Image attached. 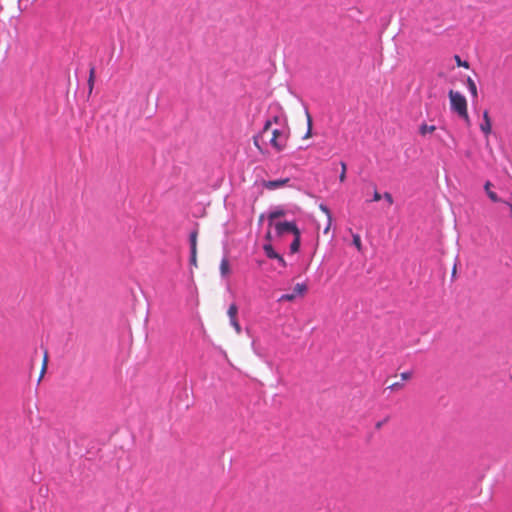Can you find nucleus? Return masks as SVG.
<instances>
[{
    "instance_id": "obj_17",
    "label": "nucleus",
    "mask_w": 512,
    "mask_h": 512,
    "mask_svg": "<svg viewBox=\"0 0 512 512\" xmlns=\"http://www.w3.org/2000/svg\"><path fill=\"white\" fill-rule=\"evenodd\" d=\"M263 249L267 255L268 258H271V259H275L276 257H278V253H276L272 247L271 244H265L263 246Z\"/></svg>"
},
{
    "instance_id": "obj_26",
    "label": "nucleus",
    "mask_w": 512,
    "mask_h": 512,
    "mask_svg": "<svg viewBox=\"0 0 512 512\" xmlns=\"http://www.w3.org/2000/svg\"><path fill=\"white\" fill-rule=\"evenodd\" d=\"M388 388L393 391H398L403 388V384L400 382H395V383H392Z\"/></svg>"
},
{
    "instance_id": "obj_22",
    "label": "nucleus",
    "mask_w": 512,
    "mask_h": 512,
    "mask_svg": "<svg viewBox=\"0 0 512 512\" xmlns=\"http://www.w3.org/2000/svg\"><path fill=\"white\" fill-rule=\"evenodd\" d=\"M190 246L191 250H197V232H193L190 235Z\"/></svg>"
},
{
    "instance_id": "obj_16",
    "label": "nucleus",
    "mask_w": 512,
    "mask_h": 512,
    "mask_svg": "<svg viewBox=\"0 0 512 512\" xmlns=\"http://www.w3.org/2000/svg\"><path fill=\"white\" fill-rule=\"evenodd\" d=\"M238 307L236 304H231L228 308L227 315L230 318V321L237 319Z\"/></svg>"
},
{
    "instance_id": "obj_4",
    "label": "nucleus",
    "mask_w": 512,
    "mask_h": 512,
    "mask_svg": "<svg viewBox=\"0 0 512 512\" xmlns=\"http://www.w3.org/2000/svg\"><path fill=\"white\" fill-rule=\"evenodd\" d=\"M289 182V178H283L278 180L264 181L263 186L268 190H275L286 186Z\"/></svg>"
},
{
    "instance_id": "obj_27",
    "label": "nucleus",
    "mask_w": 512,
    "mask_h": 512,
    "mask_svg": "<svg viewBox=\"0 0 512 512\" xmlns=\"http://www.w3.org/2000/svg\"><path fill=\"white\" fill-rule=\"evenodd\" d=\"M384 199L388 202L389 205L393 204V197L389 192H385L383 194Z\"/></svg>"
},
{
    "instance_id": "obj_2",
    "label": "nucleus",
    "mask_w": 512,
    "mask_h": 512,
    "mask_svg": "<svg viewBox=\"0 0 512 512\" xmlns=\"http://www.w3.org/2000/svg\"><path fill=\"white\" fill-rule=\"evenodd\" d=\"M289 139V132L284 129H274L272 131V137L270 139V144L277 151L281 152L287 147Z\"/></svg>"
},
{
    "instance_id": "obj_20",
    "label": "nucleus",
    "mask_w": 512,
    "mask_h": 512,
    "mask_svg": "<svg viewBox=\"0 0 512 512\" xmlns=\"http://www.w3.org/2000/svg\"><path fill=\"white\" fill-rule=\"evenodd\" d=\"M296 298V294H283L279 299L278 302H290L293 301Z\"/></svg>"
},
{
    "instance_id": "obj_6",
    "label": "nucleus",
    "mask_w": 512,
    "mask_h": 512,
    "mask_svg": "<svg viewBox=\"0 0 512 512\" xmlns=\"http://www.w3.org/2000/svg\"><path fill=\"white\" fill-rule=\"evenodd\" d=\"M285 211L283 209H275L273 211H271L269 214H268V221H269V226H272L273 225V221L277 218H280V217H283L285 216Z\"/></svg>"
},
{
    "instance_id": "obj_30",
    "label": "nucleus",
    "mask_w": 512,
    "mask_h": 512,
    "mask_svg": "<svg viewBox=\"0 0 512 512\" xmlns=\"http://www.w3.org/2000/svg\"><path fill=\"white\" fill-rule=\"evenodd\" d=\"M381 198L382 195L377 190H375L373 194V201L378 202L381 200Z\"/></svg>"
},
{
    "instance_id": "obj_7",
    "label": "nucleus",
    "mask_w": 512,
    "mask_h": 512,
    "mask_svg": "<svg viewBox=\"0 0 512 512\" xmlns=\"http://www.w3.org/2000/svg\"><path fill=\"white\" fill-rule=\"evenodd\" d=\"M319 208L327 216V226L324 230V233H327L329 231L331 223H332L331 212H330L329 208L324 204H320Z\"/></svg>"
},
{
    "instance_id": "obj_23",
    "label": "nucleus",
    "mask_w": 512,
    "mask_h": 512,
    "mask_svg": "<svg viewBox=\"0 0 512 512\" xmlns=\"http://www.w3.org/2000/svg\"><path fill=\"white\" fill-rule=\"evenodd\" d=\"M454 60L459 67H464L466 69L469 68V63L467 61H462L459 55H455Z\"/></svg>"
},
{
    "instance_id": "obj_35",
    "label": "nucleus",
    "mask_w": 512,
    "mask_h": 512,
    "mask_svg": "<svg viewBox=\"0 0 512 512\" xmlns=\"http://www.w3.org/2000/svg\"><path fill=\"white\" fill-rule=\"evenodd\" d=\"M278 120H279V117H278V116H275V117L273 118V121H274L275 123H277V122H278Z\"/></svg>"
},
{
    "instance_id": "obj_32",
    "label": "nucleus",
    "mask_w": 512,
    "mask_h": 512,
    "mask_svg": "<svg viewBox=\"0 0 512 512\" xmlns=\"http://www.w3.org/2000/svg\"><path fill=\"white\" fill-rule=\"evenodd\" d=\"M271 124H272V121L271 120H267L264 127H263V132H266L270 129L271 127Z\"/></svg>"
},
{
    "instance_id": "obj_31",
    "label": "nucleus",
    "mask_w": 512,
    "mask_h": 512,
    "mask_svg": "<svg viewBox=\"0 0 512 512\" xmlns=\"http://www.w3.org/2000/svg\"><path fill=\"white\" fill-rule=\"evenodd\" d=\"M387 421H388V418H385L384 420L377 422V423L375 424V428H376L377 430L381 429V427H382V426H383Z\"/></svg>"
},
{
    "instance_id": "obj_33",
    "label": "nucleus",
    "mask_w": 512,
    "mask_h": 512,
    "mask_svg": "<svg viewBox=\"0 0 512 512\" xmlns=\"http://www.w3.org/2000/svg\"><path fill=\"white\" fill-rule=\"evenodd\" d=\"M254 145L257 147V149H258L259 151H261V150H262V149H261V147H260V145H259V142H258L257 137H254Z\"/></svg>"
},
{
    "instance_id": "obj_5",
    "label": "nucleus",
    "mask_w": 512,
    "mask_h": 512,
    "mask_svg": "<svg viewBox=\"0 0 512 512\" xmlns=\"http://www.w3.org/2000/svg\"><path fill=\"white\" fill-rule=\"evenodd\" d=\"M480 129L486 135L491 133L492 124H491V119H490V116H489V113L487 110L484 111V113H483V123L480 125Z\"/></svg>"
},
{
    "instance_id": "obj_36",
    "label": "nucleus",
    "mask_w": 512,
    "mask_h": 512,
    "mask_svg": "<svg viewBox=\"0 0 512 512\" xmlns=\"http://www.w3.org/2000/svg\"><path fill=\"white\" fill-rule=\"evenodd\" d=\"M263 218H264V215L262 214V215L259 217V222H262V221H263Z\"/></svg>"
},
{
    "instance_id": "obj_29",
    "label": "nucleus",
    "mask_w": 512,
    "mask_h": 512,
    "mask_svg": "<svg viewBox=\"0 0 512 512\" xmlns=\"http://www.w3.org/2000/svg\"><path fill=\"white\" fill-rule=\"evenodd\" d=\"M275 259L279 262V264L282 267H286L287 266L286 261L284 260V258L280 254H278V257H276Z\"/></svg>"
},
{
    "instance_id": "obj_13",
    "label": "nucleus",
    "mask_w": 512,
    "mask_h": 512,
    "mask_svg": "<svg viewBox=\"0 0 512 512\" xmlns=\"http://www.w3.org/2000/svg\"><path fill=\"white\" fill-rule=\"evenodd\" d=\"M466 84H467L468 90L470 91L471 95L474 98H477L478 90H477V86H476L474 80L471 77H468L467 81H466Z\"/></svg>"
},
{
    "instance_id": "obj_11",
    "label": "nucleus",
    "mask_w": 512,
    "mask_h": 512,
    "mask_svg": "<svg viewBox=\"0 0 512 512\" xmlns=\"http://www.w3.org/2000/svg\"><path fill=\"white\" fill-rule=\"evenodd\" d=\"M435 130H436V126H435V125H427L426 123H422V124L419 126V133H420L422 136H425V135H427V134H431V133H433Z\"/></svg>"
},
{
    "instance_id": "obj_3",
    "label": "nucleus",
    "mask_w": 512,
    "mask_h": 512,
    "mask_svg": "<svg viewBox=\"0 0 512 512\" xmlns=\"http://www.w3.org/2000/svg\"><path fill=\"white\" fill-rule=\"evenodd\" d=\"M276 234L282 236L285 233L298 234V227L294 222H278L274 224Z\"/></svg>"
},
{
    "instance_id": "obj_21",
    "label": "nucleus",
    "mask_w": 512,
    "mask_h": 512,
    "mask_svg": "<svg viewBox=\"0 0 512 512\" xmlns=\"http://www.w3.org/2000/svg\"><path fill=\"white\" fill-rule=\"evenodd\" d=\"M353 244L358 251H362L361 238L358 234H353Z\"/></svg>"
},
{
    "instance_id": "obj_28",
    "label": "nucleus",
    "mask_w": 512,
    "mask_h": 512,
    "mask_svg": "<svg viewBox=\"0 0 512 512\" xmlns=\"http://www.w3.org/2000/svg\"><path fill=\"white\" fill-rule=\"evenodd\" d=\"M400 377L403 381H407L412 377V373L411 372H403L400 374Z\"/></svg>"
},
{
    "instance_id": "obj_25",
    "label": "nucleus",
    "mask_w": 512,
    "mask_h": 512,
    "mask_svg": "<svg viewBox=\"0 0 512 512\" xmlns=\"http://www.w3.org/2000/svg\"><path fill=\"white\" fill-rule=\"evenodd\" d=\"M231 325L234 327L237 334L241 333V326L239 324L238 319L230 321Z\"/></svg>"
},
{
    "instance_id": "obj_18",
    "label": "nucleus",
    "mask_w": 512,
    "mask_h": 512,
    "mask_svg": "<svg viewBox=\"0 0 512 512\" xmlns=\"http://www.w3.org/2000/svg\"><path fill=\"white\" fill-rule=\"evenodd\" d=\"M94 81H95V69L91 68L90 74H89V79H88L89 93H91L93 90Z\"/></svg>"
},
{
    "instance_id": "obj_14",
    "label": "nucleus",
    "mask_w": 512,
    "mask_h": 512,
    "mask_svg": "<svg viewBox=\"0 0 512 512\" xmlns=\"http://www.w3.org/2000/svg\"><path fill=\"white\" fill-rule=\"evenodd\" d=\"M306 118H307V131L303 136V139H309L312 137V117L309 112L306 110Z\"/></svg>"
},
{
    "instance_id": "obj_1",
    "label": "nucleus",
    "mask_w": 512,
    "mask_h": 512,
    "mask_svg": "<svg viewBox=\"0 0 512 512\" xmlns=\"http://www.w3.org/2000/svg\"><path fill=\"white\" fill-rule=\"evenodd\" d=\"M451 109L456 112L467 124L470 122L466 98L458 91L450 90L448 93Z\"/></svg>"
},
{
    "instance_id": "obj_10",
    "label": "nucleus",
    "mask_w": 512,
    "mask_h": 512,
    "mask_svg": "<svg viewBox=\"0 0 512 512\" xmlns=\"http://www.w3.org/2000/svg\"><path fill=\"white\" fill-rule=\"evenodd\" d=\"M220 273L223 277L230 274V263L227 258H223L220 263Z\"/></svg>"
},
{
    "instance_id": "obj_34",
    "label": "nucleus",
    "mask_w": 512,
    "mask_h": 512,
    "mask_svg": "<svg viewBox=\"0 0 512 512\" xmlns=\"http://www.w3.org/2000/svg\"><path fill=\"white\" fill-rule=\"evenodd\" d=\"M265 238H266L268 241H270V240H271V232H270V231H268V232L266 233Z\"/></svg>"
},
{
    "instance_id": "obj_24",
    "label": "nucleus",
    "mask_w": 512,
    "mask_h": 512,
    "mask_svg": "<svg viewBox=\"0 0 512 512\" xmlns=\"http://www.w3.org/2000/svg\"><path fill=\"white\" fill-rule=\"evenodd\" d=\"M190 263L197 266V250H191Z\"/></svg>"
},
{
    "instance_id": "obj_19",
    "label": "nucleus",
    "mask_w": 512,
    "mask_h": 512,
    "mask_svg": "<svg viewBox=\"0 0 512 512\" xmlns=\"http://www.w3.org/2000/svg\"><path fill=\"white\" fill-rule=\"evenodd\" d=\"M340 165H341V173H340V175H339V181H340L341 183H343V182H345V180H346L347 165H346V163H345V162H343V161L340 163Z\"/></svg>"
},
{
    "instance_id": "obj_15",
    "label": "nucleus",
    "mask_w": 512,
    "mask_h": 512,
    "mask_svg": "<svg viewBox=\"0 0 512 512\" xmlns=\"http://www.w3.org/2000/svg\"><path fill=\"white\" fill-rule=\"evenodd\" d=\"M308 290V287L305 283H297L295 286H294V294L299 295V296H303L305 295V293L307 292Z\"/></svg>"
},
{
    "instance_id": "obj_8",
    "label": "nucleus",
    "mask_w": 512,
    "mask_h": 512,
    "mask_svg": "<svg viewBox=\"0 0 512 512\" xmlns=\"http://www.w3.org/2000/svg\"><path fill=\"white\" fill-rule=\"evenodd\" d=\"M491 187H492V184L491 182L487 181L484 185V189L488 195V197L491 199V201L493 202H500V198H498L497 194L495 192H493L491 190Z\"/></svg>"
},
{
    "instance_id": "obj_12",
    "label": "nucleus",
    "mask_w": 512,
    "mask_h": 512,
    "mask_svg": "<svg viewBox=\"0 0 512 512\" xmlns=\"http://www.w3.org/2000/svg\"><path fill=\"white\" fill-rule=\"evenodd\" d=\"M47 366H48V351L45 350L44 355H43L41 371H40L38 382H40L42 380V378L44 377L46 370H47Z\"/></svg>"
},
{
    "instance_id": "obj_9",
    "label": "nucleus",
    "mask_w": 512,
    "mask_h": 512,
    "mask_svg": "<svg viewBox=\"0 0 512 512\" xmlns=\"http://www.w3.org/2000/svg\"><path fill=\"white\" fill-rule=\"evenodd\" d=\"M293 235H294V240L290 244V251H291V253H296L299 251V248H300V239H301L300 231L298 230V234H293Z\"/></svg>"
}]
</instances>
